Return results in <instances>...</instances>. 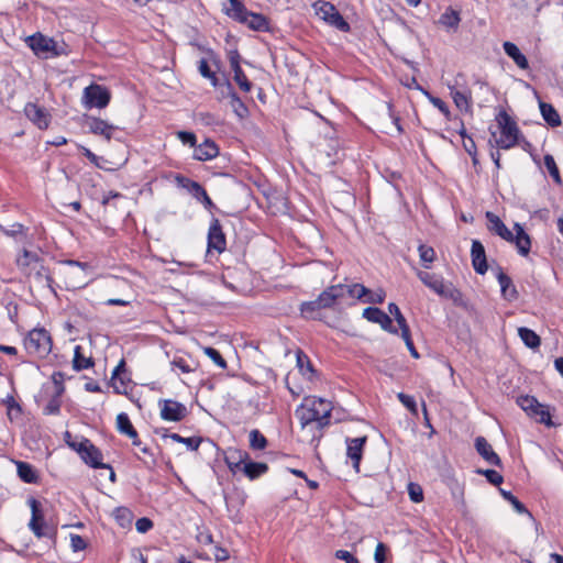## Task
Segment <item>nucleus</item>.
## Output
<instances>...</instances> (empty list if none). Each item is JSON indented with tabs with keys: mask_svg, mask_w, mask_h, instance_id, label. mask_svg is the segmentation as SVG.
Returning a JSON list of instances; mask_svg holds the SVG:
<instances>
[{
	"mask_svg": "<svg viewBox=\"0 0 563 563\" xmlns=\"http://www.w3.org/2000/svg\"><path fill=\"white\" fill-rule=\"evenodd\" d=\"M341 286H342V300L345 297H350V298H355V299L363 301V299H365V297L369 294V289L366 288L362 284H352V285L341 284Z\"/></svg>",
	"mask_w": 563,
	"mask_h": 563,
	"instance_id": "c9c22d12",
	"label": "nucleus"
},
{
	"mask_svg": "<svg viewBox=\"0 0 563 563\" xmlns=\"http://www.w3.org/2000/svg\"><path fill=\"white\" fill-rule=\"evenodd\" d=\"M476 473H477L478 475L484 476V477L487 479V482H488L489 484L494 485V486H499V485H501V484H503V482H504V477H503V475H501L499 472L495 471V470H490V468H486V470L477 468V470H476Z\"/></svg>",
	"mask_w": 563,
	"mask_h": 563,
	"instance_id": "6e6d98bb",
	"label": "nucleus"
},
{
	"mask_svg": "<svg viewBox=\"0 0 563 563\" xmlns=\"http://www.w3.org/2000/svg\"><path fill=\"white\" fill-rule=\"evenodd\" d=\"M518 406L527 412L529 417L533 415V411L536 408H540L541 404L538 401V399L534 396L525 395L517 398Z\"/></svg>",
	"mask_w": 563,
	"mask_h": 563,
	"instance_id": "a18cd8bd",
	"label": "nucleus"
},
{
	"mask_svg": "<svg viewBox=\"0 0 563 563\" xmlns=\"http://www.w3.org/2000/svg\"><path fill=\"white\" fill-rule=\"evenodd\" d=\"M296 361L300 373L305 376L308 375L309 379H312V377L317 374V371L313 368L309 356L302 350L297 351Z\"/></svg>",
	"mask_w": 563,
	"mask_h": 563,
	"instance_id": "4c0bfd02",
	"label": "nucleus"
},
{
	"mask_svg": "<svg viewBox=\"0 0 563 563\" xmlns=\"http://www.w3.org/2000/svg\"><path fill=\"white\" fill-rule=\"evenodd\" d=\"M318 303L322 309H331L342 305V286L341 284L327 287L318 297Z\"/></svg>",
	"mask_w": 563,
	"mask_h": 563,
	"instance_id": "a211bd4d",
	"label": "nucleus"
},
{
	"mask_svg": "<svg viewBox=\"0 0 563 563\" xmlns=\"http://www.w3.org/2000/svg\"><path fill=\"white\" fill-rule=\"evenodd\" d=\"M531 418H534L538 422L545 424L547 427H554V422L551 419L549 406L541 404L540 408H536Z\"/></svg>",
	"mask_w": 563,
	"mask_h": 563,
	"instance_id": "8fccbe9b",
	"label": "nucleus"
},
{
	"mask_svg": "<svg viewBox=\"0 0 563 563\" xmlns=\"http://www.w3.org/2000/svg\"><path fill=\"white\" fill-rule=\"evenodd\" d=\"M43 260L44 258L38 256V254L24 249L22 255L19 256L16 260V265L24 273L27 269L32 268L33 265H36Z\"/></svg>",
	"mask_w": 563,
	"mask_h": 563,
	"instance_id": "58836bf2",
	"label": "nucleus"
},
{
	"mask_svg": "<svg viewBox=\"0 0 563 563\" xmlns=\"http://www.w3.org/2000/svg\"><path fill=\"white\" fill-rule=\"evenodd\" d=\"M486 219L488 220V230L498 236H500L505 241H510L512 239V232L505 225V223L500 220L498 216L495 213L487 211Z\"/></svg>",
	"mask_w": 563,
	"mask_h": 563,
	"instance_id": "cd10ccee",
	"label": "nucleus"
},
{
	"mask_svg": "<svg viewBox=\"0 0 563 563\" xmlns=\"http://www.w3.org/2000/svg\"><path fill=\"white\" fill-rule=\"evenodd\" d=\"M85 124L90 133L95 135H100L104 137L107 141H110L112 139L118 141L121 140L119 136H117V132H120V129L113 124L108 123L106 120H102L101 118L86 115Z\"/></svg>",
	"mask_w": 563,
	"mask_h": 563,
	"instance_id": "6e6552de",
	"label": "nucleus"
},
{
	"mask_svg": "<svg viewBox=\"0 0 563 563\" xmlns=\"http://www.w3.org/2000/svg\"><path fill=\"white\" fill-rule=\"evenodd\" d=\"M408 494H409L410 500L413 503H421L423 500L422 487L417 483L408 484Z\"/></svg>",
	"mask_w": 563,
	"mask_h": 563,
	"instance_id": "69168bd1",
	"label": "nucleus"
},
{
	"mask_svg": "<svg viewBox=\"0 0 563 563\" xmlns=\"http://www.w3.org/2000/svg\"><path fill=\"white\" fill-rule=\"evenodd\" d=\"M224 500H225V505H227V510L229 512V518L235 523L241 522L242 521L241 508L244 505V499L238 495L236 496L225 495Z\"/></svg>",
	"mask_w": 563,
	"mask_h": 563,
	"instance_id": "72a5a7b5",
	"label": "nucleus"
},
{
	"mask_svg": "<svg viewBox=\"0 0 563 563\" xmlns=\"http://www.w3.org/2000/svg\"><path fill=\"white\" fill-rule=\"evenodd\" d=\"M82 454L80 459L85 464L90 466L91 468H107L111 470V465L103 463V454L101 450L96 446L91 441H89L88 445L78 448Z\"/></svg>",
	"mask_w": 563,
	"mask_h": 563,
	"instance_id": "4468645a",
	"label": "nucleus"
},
{
	"mask_svg": "<svg viewBox=\"0 0 563 563\" xmlns=\"http://www.w3.org/2000/svg\"><path fill=\"white\" fill-rule=\"evenodd\" d=\"M330 25L334 26L341 32H350L351 26L347 21L342 16L339 11H335L332 15L329 16L327 21Z\"/></svg>",
	"mask_w": 563,
	"mask_h": 563,
	"instance_id": "4d7b16f0",
	"label": "nucleus"
},
{
	"mask_svg": "<svg viewBox=\"0 0 563 563\" xmlns=\"http://www.w3.org/2000/svg\"><path fill=\"white\" fill-rule=\"evenodd\" d=\"M175 181L178 187L186 189L196 200H198L200 196L206 191L205 187L200 183L181 174L175 175Z\"/></svg>",
	"mask_w": 563,
	"mask_h": 563,
	"instance_id": "c756f323",
	"label": "nucleus"
},
{
	"mask_svg": "<svg viewBox=\"0 0 563 563\" xmlns=\"http://www.w3.org/2000/svg\"><path fill=\"white\" fill-rule=\"evenodd\" d=\"M539 108L543 120L551 126L558 128L562 124L561 117L556 109L548 102L539 101Z\"/></svg>",
	"mask_w": 563,
	"mask_h": 563,
	"instance_id": "f704fd0d",
	"label": "nucleus"
},
{
	"mask_svg": "<svg viewBox=\"0 0 563 563\" xmlns=\"http://www.w3.org/2000/svg\"><path fill=\"white\" fill-rule=\"evenodd\" d=\"M250 454L244 450L229 449L224 456V462L232 474L241 471Z\"/></svg>",
	"mask_w": 563,
	"mask_h": 563,
	"instance_id": "393cba45",
	"label": "nucleus"
},
{
	"mask_svg": "<svg viewBox=\"0 0 563 563\" xmlns=\"http://www.w3.org/2000/svg\"><path fill=\"white\" fill-rule=\"evenodd\" d=\"M268 464L264 462H255L251 460V456H249V459L242 465V468L239 473H242L250 481H255L261 476L265 475L268 472Z\"/></svg>",
	"mask_w": 563,
	"mask_h": 563,
	"instance_id": "a878e982",
	"label": "nucleus"
},
{
	"mask_svg": "<svg viewBox=\"0 0 563 563\" xmlns=\"http://www.w3.org/2000/svg\"><path fill=\"white\" fill-rule=\"evenodd\" d=\"M250 448L252 450L262 451L268 445V441L265 435L257 429H253L249 434Z\"/></svg>",
	"mask_w": 563,
	"mask_h": 563,
	"instance_id": "49530a36",
	"label": "nucleus"
},
{
	"mask_svg": "<svg viewBox=\"0 0 563 563\" xmlns=\"http://www.w3.org/2000/svg\"><path fill=\"white\" fill-rule=\"evenodd\" d=\"M438 23L448 32H456L461 23V13L450 5L440 15Z\"/></svg>",
	"mask_w": 563,
	"mask_h": 563,
	"instance_id": "bb28decb",
	"label": "nucleus"
},
{
	"mask_svg": "<svg viewBox=\"0 0 563 563\" xmlns=\"http://www.w3.org/2000/svg\"><path fill=\"white\" fill-rule=\"evenodd\" d=\"M417 276L428 288L432 289L439 296L444 294L446 284L441 276H437L424 271H417Z\"/></svg>",
	"mask_w": 563,
	"mask_h": 563,
	"instance_id": "7c9ffc66",
	"label": "nucleus"
},
{
	"mask_svg": "<svg viewBox=\"0 0 563 563\" xmlns=\"http://www.w3.org/2000/svg\"><path fill=\"white\" fill-rule=\"evenodd\" d=\"M198 70L203 78H207L210 80V82L213 87H218L220 85L216 73L211 70L207 59L201 58L199 60Z\"/></svg>",
	"mask_w": 563,
	"mask_h": 563,
	"instance_id": "864d4df0",
	"label": "nucleus"
},
{
	"mask_svg": "<svg viewBox=\"0 0 563 563\" xmlns=\"http://www.w3.org/2000/svg\"><path fill=\"white\" fill-rule=\"evenodd\" d=\"M441 297H444L446 299H450L453 301V303L457 307H466V301L464 300V296L462 291L457 288H455L452 283L446 284L444 288V294H441Z\"/></svg>",
	"mask_w": 563,
	"mask_h": 563,
	"instance_id": "37998d69",
	"label": "nucleus"
},
{
	"mask_svg": "<svg viewBox=\"0 0 563 563\" xmlns=\"http://www.w3.org/2000/svg\"><path fill=\"white\" fill-rule=\"evenodd\" d=\"M0 229L7 236L13 239L26 235V228L19 222L11 224L9 228L0 227Z\"/></svg>",
	"mask_w": 563,
	"mask_h": 563,
	"instance_id": "bf43d9fd",
	"label": "nucleus"
},
{
	"mask_svg": "<svg viewBox=\"0 0 563 563\" xmlns=\"http://www.w3.org/2000/svg\"><path fill=\"white\" fill-rule=\"evenodd\" d=\"M113 517L121 528L126 529L131 527L134 515L128 507L121 506L113 510Z\"/></svg>",
	"mask_w": 563,
	"mask_h": 563,
	"instance_id": "79ce46f5",
	"label": "nucleus"
},
{
	"mask_svg": "<svg viewBox=\"0 0 563 563\" xmlns=\"http://www.w3.org/2000/svg\"><path fill=\"white\" fill-rule=\"evenodd\" d=\"M503 48L508 57H510L514 63L520 68V69H528L529 68V62L525 54L521 53L519 47L512 43V42H504Z\"/></svg>",
	"mask_w": 563,
	"mask_h": 563,
	"instance_id": "2f4dec72",
	"label": "nucleus"
},
{
	"mask_svg": "<svg viewBox=\"0 0 563 563\" xmlns=\"http://www.w3.org/2000/svg\"><path fill=\"white\" fill-rule=\"evenodd\" d=\"M543 159H544V165H545L550 176L552 177L553 181L556 185L561 186L563 184V181H562V178L560 175L559 167L554 161V157L551 154H545Z\"/></svg>",
	"mask_w": 563,
	"mask_h": 563,
	"instance_id": "3c124183",
	"label": "nucleus"
},
{
	"mask_svg": "<svg viewBox=\"0 0 563 563\" xmlns=\"http://www.w3.org/2000/svg\"><path fill=\"white\" fill-rule=\"evenodd\" d=\"M496 122L500 129V139L496 140L498 147L508 150L518 143L520 130L516 121L507 113L506 110L501 109L496 115Z\"/></svg>",
	"mask_w": 563,
	"mask_h": 563,
	"instance_id": "f03ea898",
	"label": "nucleus"
},
{
	"mask_svg": "<svg viewBox=\"0 0 563 563\" xmlns=\"http://www.w3.org/2000/svg\"><path fill=\"white\" fill-rule=\"evenodd\" d=\"M332 405L323 398H307L305 402L296 409V416L300 421L301 428L316 423L318 430H322L330 423Z\"/></svg>",
	"mask_w": 563,
	"mask_h": 563,
	"instance_id": "f257e3e1",
	"label": "nucleus"
},
{
	"mask_svg": "<svg viewBox=\"0 0 563 563\" xmlns=\"http://www.w3.org/2000/svg\"><path fill=\"white\" fill-rule=\"evenodd\" d=\"M24 347L30 355L44 358L52 350V338L45 329H33L24 339Z\"/></svg>",
	"mask_w": 563,
	"mask_h": 563,
	"instance_id": "7ed1b4c3",
	"label": "nucleus"
},
{
	"mask_svg": "<svg viewBox=\"0 0 563 563\" xmlns=\"http://www.w3.org/2000/svg\"><path fill=\"white\" fill-rule=\"evenodd\" d=\"M24 113L40 130H46L51 124V113L37 103L27 102L24 107Z\"/></svg>",
	"mask_w": 563,
	"mask_h": 563,
	"instance_id": "ddd939ff",
	"label": "nucleus"
},
{
	"mask_svg": "<svg viewBox=\"0 0 563 563\" xmlns=\"http://www.w3.org/2000/svg\"><path fill=\"white\" fill-rule=\"evenodd\" d=\"M518 335L523 344L529 349L536 350L541 345L540 336L533 330L527 327H520L518 329Z\"/></svg>",
	"mask_w": 563,
	"mask_h": 563,
	"instance_id": "e433bc0d",
	"label": "nucleus"
},
{
	"mask_svg": "<svg viewBox=\"0 0 563 563\" xmlns=\"http://www.w3.org/2000/svg\"><path fill=\"white\" fill-rule=\"evenodd\" d=\"M388 311H389L390 314L394 316V318H395L396 322L398 323L399 329L401 330V332L406 333V331L409 328V325L407 323L406 318L401 313L399 307L395 302H390V303H388Z\"/></svg>",
	"mask_w": 563,
	"mask_h": 563,
	"instance_id": "13d9d810",
	"label": "nucleus"
},
{
	"mask_svg": "<svg viewBox=\"0 0 563 563\" xmlns=\"http://www.w3.org/2000/svg\"><path fill=\"white\" fill-rule=\"evenodd\" d=\"M231 19L241 24L247 25L253 31L266 32L269 30L268 19L262 13H255L247 10L246 7L245 12L240 13L238 15H233Z\"/></svg>",
	"mask_w": 563,
	"mask_h": 563,
	"instance_id": "f8f14e48",
	"label": "nucleus"
},
{
	"mask_svg": "<svg viewBox=\"0 0 563 563\" xmlns=\"http://www.w3.org/2000/svg\"><path fill=\"white\" fill-rule=\"evenodd\" d=\"M230 67L233 71V80L243 92H250L253 84L249 80L241 67V55L238 49H231L228 54Z\"/></svg>",
	"mask_w": 563,
	"mask_h": 563,
	"instance_id": "9b49d317",
	"label": "nucleus"
},
{
	"mask_svg": "<svg viewBox=\"0 0 563 563\" xmlns=\"http://www.w3.org/2000/svg\"><path fill=\"white\" fill-rule=\"evenodd\" d=\"M88 543L81 536L75 533L70 534V547L74 552L84 551Z\"/></svg>",
	"mask_w": 563,
	"mask_h": 563,
	"instance_id": "774afa93",
	"label": "nucleus"
},
{
	"mask_svg": "<svg viewBox=\"0 0 563 563\" xmlns=\"http://www.w3.org/2000/svg\"><path fill=\"white\" fill-rule=\"evenodd\" d=\"M419 257L424 268H430V264L435 260V251L432 246L420 244L418 247Z\"/></svg>",
	"mask_w": 563,
	"mask_h": 563,
	"instance_id": "603ef678",
	"label": "nucleus"
},
{
	"mask_svg": "<svg viewBox=\"0 0 563 563\" xmlns=\"http://www.w3.org/2000/svg\"><path fill=\"white\" fill-rule=\"evenodd\" d=\"M27 504L31 508V520L29 522L30 530L37 537H48L54 538L56 532L53 529H49L45 522L44 512L42 509V504L34 497H30L27 499Z\"/></svg>",
	"mask_w": 563,
	"mask_h": 563,
	"instance_id": "39448f33",
	"label": "nucleus"
},
{
	"mask_svg": "<svg viewBox=\"0 0 563 563\" xmlns=\"http://www.w3.org/2000/svg\"><path fill=\"white\" fill-rule=\"evenodd\" d=\"M322 307L318 303V300L303 301L300 305L301 317L307 320H317L319 317L316 314Z\"/></svg>",
	"mask_w": 563,
	"mask_h": 563,
	"instance_id": "c03bdc74",
	"label": "nucleus"
},
{
	"mask_svg": "<svg viewBox=\"0 0 563 563\" xmlns=\"http://www.w3.org/2000/svg\"><path fill=\"white\" fill-rule=\"evenodd\" d=\"M162 437L163 438H169L173 441L178 442V443H183L190 451H197L199 449L201 442L203 441V439L201 437L184 438V437H181L178 433H166L165 432V433H163Z\"/></svg>",
	"mask_w": 563,
	"mask_h": 563,
	"instance_id": "a19ab883",
	"label": "nucleus"
},
{
	"mask_svg": "<svg viewBox=\"0 0 563 563\" xmlns=\"http://www.w3.org/2000/svg\"><path fill=\"white\" fill-rule=\"evenodd\" d=\"M428 100L444 115L448 121L452 120V112L449 106L439 97L433 96L428 90H423Z\"/></svg>",
	"mask_w": 563,
	"mask_h": 563,
	"instance_id": "de8ad7c7",
	"label": "nucleus"
},
{
	"mask_svg": "<svg viewBox=\"0 0 563 563\" xmlns=\"http://www.w3.org/2000/svg\"><path fill=\"white\" fill-rule=\"evenodd\" d=\"M62 396L53 394L48 402L43 408L45 416H57L60 413Z\"/></svg>",
	"mask_w": 563,
	"mask_h": 563,
	"instance_id": "5fc2aeb1",
	"label": "nucleus"
},
{
	"mask_svg": "<svg viewBox=\"0 0 563 563\" xmlns=\"http://www.w3.org/2000/svg\"><path fill=\"white\" fill-rule=\"evenodd\" d=\"M231 7L224 9V14L230 19L233 15H238L240 13L245 12V4L241 0H229Z\"/></svg>",
	"mask_w": 563,
	"mask_h": 563,
	"instance_id": "0e129e2a",
	"label": "nucleus"
},
{
	"mask_svg": "<svg viewBox=\"0 0 563 563\" xmlns=\"http://www.w3.org/2000/svg\"><path fill=\"white\" fill-rule=\"evenodd\" d=\"M514 229L516 234L512 233V239L509 242L515 243L517 251L521 256H528L531 250V238L520 223L516 222Z\"/></svg>",
	"mask_w": 563,
	"mask_h": 563,
	"instance_id": "4be33fe9",
	"label": "nucleus"
},
{
	"mask_svg": "<svg viewBox=\"0 0 563 563\" xmlns=\"http://www.w3.org/2000/svg\"><path fill=\"white\" fill-rule=\"evenodd\" d=\"M81 351H82V347L80 345L75 346L74 358H73V368L76 372H80V371L90 368L95 365L93 358L84 356Z\"/></svg>",
	"mask_w": 563,
	"mask_h": 563,
	"instance_id": "ea45409f",
	"label": "nucleus"
},
{
	"mask_svg": "<svg viewBox=\"0 0 563 563\" xmlns=\"http://www.w3.org/2000/svg\"><path fill=\"white\" fill-rule=\"evenodd\" d=\"M397 398L410 412L417 415L418 408L413 396L407 395L405 393H399L397 395Z\"/></svg>",
	"mask_w": 563,
	"mask_h": 563,
	"instance_id": "e2e57ef3",
	"label": "nucleus"
},
{
	"mask_svg": "<svg viewBox=\"0 0 563 563\" xmlns=\"http://www.w3.org/2000/svg\"><path fill=\"white\" fill-rule=\"evenodd\" d=\"M388 551L389 549L385 543L378 542L374 553L375 563H386Z\"/></svg>",
	"mask_w": 563,
	"mask_h": 563,
	"instance_id": "338daca9",
	"label": "nucleus"
},
{
	"mask_svg": "<svg viewBox=\"0 0 563 563\" xmlns=\"http://www.w3.org/2000/svg\"><path fill=\"white\" fill-rule=\"evenodd\" d=\"M85 103L88 108H106L111 99L110 91L97 84H92L84 90Z\"/></svg>",
	"mask_w": 563,
	"mask_h": 563,
	"instance_id": "0eeeda50",
	"label": "nucleus"
},
{
	"mask_svg": "<svg viewBox=\"0 0 563 563\" xmlns=\"http://www.w3.org/2000/svg\"><path fill=\"white\" fill-rule=\"evenodd\" d=\"M219 146L211 139H206L201 144L195 146L194 159L205 162L219 155Z\"/></svg>",
	"mask_w": 563,
	"mask_h": 563,
	"instance_id": "b1692460",
	"label": "nucleus"
},
{
	"mask_svg": "<svg viewBox=\"0 0 563 563\" xmlns=\"http://www.w3.org/2000/svg\"><path fill=\"white\" fill-rule=\"evenodd\" d=\"M24 274L29 278H33L37 284L42 285L43 287H47L54 294H56L54 288V278L49 268L45 266L44 260L36 265H33L32 268L24 272Z\"/></svg>",
	"mask_w": 563,
	"mask_h": 563,
	"instance_id": "dca6fc26",
	"label": "nucleus"
},
{
	"mask_svg": "<svg viewBox=\"0 0 563 563\" xmlns=\"http://www.w3.org/2000/svg\"><path fill=\"white\" fill-rule=\"evenodd\" d=\"M474 446L477 453L490 465L503 468V462L499 455L494 451L488 441L479 435L475 439Z\"/></svg>",
	"mask_w": 563,
	"mask_h": 563,
	"instance_id": "aec40b11",
	"label": "nucleus"
},
{
	"mask_svg": "<svg viewBox=\"0 0 563 563\" xmlns=\"http://www.w3.org/2000/svg\"><path fill=\"white\" fill-rule=\"evenodd\" d=\"M465 81V75L459 73L454 79V84H448L450 96L453 99L455 107L464 113L473 114V97L471 89L462 82Z\"/></svg>",
	"mask_w": 563,
	"mask_h": 563,
	"instance_id": "20e7f679",
	"label": "nucleus"
},
{
	"mask_svg": "<svg viewBox=\"0 0 563 563\" xmlns=\"http://www.w3.org/2000/svg\"><path fill=\"white\" fill-rule=\"evenodd\" d=\"M203 351L205 354L210 357L220 368L225 369L228 367L227 361L217 349L207 346Z\"/></svg>",
	"mask_w": 563,
	"mask_h": 563,
	"instance_id": "052dcab7",
	"label": "nucleus"
},
{
	"mask_svg": "<svg viewBox=\"0 0 563 563\" xmlns=\"http://www.w3.org/2000/svg\"><path fill=\"white\" fill-rule=\"evenodd\" d=\"M471 260L473 268L477 274L484 275L487 273L488 264L486 251L483 243L479 240L472 241Z\"/></svg>",
	"mask_w": 563,
	"mask_h": 563,
	"instance_id": "6ab92c4d",
	"label": "nucleus"
},
{
	"mask_svg": "<svg viewBox=\"0 0 563 563\" xmlns=\"http://www.w3.org/2000/svg\"><path fill=\"white\" fill-rule=\"evenodd\" d=\"M499 493L505 500L512 505L518 514L531 515L528 508L511 492L499 488Z\"/></svg>",
	"mask_w": 563,
	"mask_h": 563,
	"instance_id": "09e8293b",
	"label": "nucleus"
},
{
	"mask_svg": "<svg viewBox=\"0 0 563 563\" xmlns=\"http://www.w3.org/2000/svg\"><path fill=\"white\" fill-rule=\"evenodd\" d=\"M227 249V238L218 218H212L208 230V252L216 251L219 254Z\"/></svg>",
	"mask_w": 563,
	"mask_h": 563,
	"instance_id": "9d476101",
	"label": "nucleus"
},
{
	"mask_svg": "<svg viewBox=\"0 0 563 563\" xmlns=\"http://www.w3.org/2000/svg\"><path fill=\"white\" fill-rule=\"evenodd\" d=\"M345 443L346 455L351 459L353 467L358 472L364 448L367 443V435L358 438H346Z\"/></svg>",
	"mask_w": 563,
	"mask_h": 563,
	"instance_id": "f3484780",
	"label": "nucleus"
},
{
	"mask_svg": "<svg viewBox=\"0 0 563 563\" xmlns=\"http://www.w3.org/2000/svg\"><path fill=\"white\" fill-rule=\"evenodd\" d=\"M117 429L121 434L129 437L134 446H141L142 442L139 439V433L132 424L128 413L121 412L117 416Z\"/></svg>",
	"mask_w": 563,
	"mask_h": 563,
	"instance_id": "5701e85b",
	"label": "nucleus"
},
{
	"mask_svg": "<svg viewBox=\"0 0 563 563\" xmlns=\"http://www.w3.org/2000/svg\"><path fill=\"white\" fill-rule=\"evenodd\" d=\"M496 278L500 286L501 297L509 302L516 301L519 298V292L511 278L504 272L503 267L500 266H497Z\"/></svg>",
	"mask_w": 563,
	"mask_h": 563,
	"instance_id": "412c9836",
	"label": "nucleus"
},
{
	"mask_svg": "<svg viewBox=\"0 0 563 563\" xmlns=\"http://www.w3.org/2000/svg\"><path fill=\"white\" fill-rule=\"evenodd\" d=\"M225 85L228 88V97L230 98V104L232 107L233 112L240 118L245 119L249 117L250 111L242 99L239 97L236 91L234 90L230 80L225 79Z\"/></svg>",
	"mask_w": 563,
	"mask_h": 563,
	"instance_id": "c85d7f7f",
	"label": "nucleus"
},
{
	"mask_svg": "<svg viewBox=\"0 0 563 563\" xmlns=\"http://www.w3.org/2000/svg\"><path fill=\"white\" fill-rule=\"evenodd\" d=\"M363 318L369 322L377 323L383 330L397 334L398 330L393 325L390 317L377 307H367L363 310Z\"/></svg>",
	"mask_w": 563,
	"mask_h": 563,
	"instance_id": "2eb2a0df",
	"label": "nucleus"
},
{
	"mask_svg": "<svg viewBox=\"0 0 563 563\" xmlns=\"http://www.w3.org/2000/svg\"><path fill=\"white\" fill-rule=\"evenodd\" d=\"M161 418L165 421L179 422L188 415L187 407L173 399H159Z\"/></svg>",
	"mask_w": 563,
	"mask_h": 563,
	"instance_id": "1a4fd4ad",
	"label": "nucleus"
},
{
	"mask_svg": "<svg viewBox=\"0 0 563 563\" xmlns=\"http://www.w3.org/2000/svg\"><path fill=\"white\" fill-rule=\"evenodd\" d=\"M52 382L54 384L55 391L57 396H63L65 393V374L62 372H54L52 375Z\"/></svg>",
	"mask_w": 563,
	"mask_h": 563,
	"instance_id": "680f3d73",
	"label": "nucleus"
},
{
	"mask_svg": "<svg viewBox=\"0 0 563 563\" xmlns=\"http://www.w3.org/2000/svg\"><path fill=\"white\" fill-rule=\"evenodd\" d=\"M29 47L34 52L36 56L48 57L59 55L57 51L56 42L52 37H47L42 33H35L26 38Z\"/></svg>",
	"mask_w": 563,
	"mask_h": 563,
	"instance_id": "423d86ee",
	"label": "nucleus"
},
{
	"mask_svg": "<svg viewBox=\"0 0 563 563\" xmlns=\"http://www.w3.org/2000/svg\"><path fill=\"white\" fill-rule=\"evenodd\" d=\"M16 471L20 479L26 484H37L40 481L37 471L32 464L27 462L18 461Z\"/></svg>",
	"mask_w": 563,
	"mask_h": 563,
	"instance_id": "473e14b6",
	"label": "nucleus"
}]
</instances>
